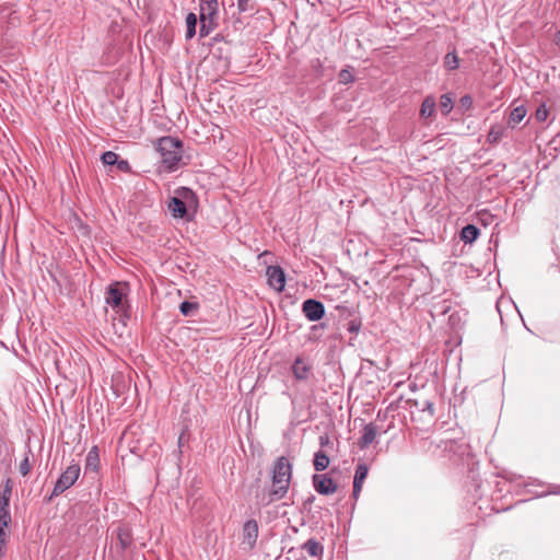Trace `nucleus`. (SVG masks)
Here are the masks:
<instances>
[{"instance_id":"nucleus-25","label":"nucleus","mask_w":560,"mask_h":560,"mask_svg":"<svg viewBox=\"0 0 560 560\" xmlns=\"http://www.w3.org/2000/svg\"><path fill=\"white\" fill-rule=\"evenodd\" d=\"M11 522V515L8 508L0 506V528L5 529Z\"/></svg>"},{"instance_id":"nucleus-6","label":"nucleus","mask_w":560,"mask_h":560,"mask_svg":"<svg viewBox=\"0 0 560 560\" xmlns=\"http://www.w3.org/2000/svg\"><path fill=\"white\" fill-rule=\"evenodd\" d=\"M302 312L308 320L316 322L323 318L325 314V307L322 302L314 299H308L303 302Z\"/></svg>"},{"instance_id":"nucleus-31","label":"nucleus","mask_w":560,"mask_h":560,"mask_svg":"<svg viewBox=\"0 0 560 560\" xmlns=\"http://www.w3.org/2000/svg\"><path fill=\"white\" fill-rule=\"evenodd\" d=\"M117 168L121 172L129 173L131 171L130 164L127 160H118L115 164Z\"/></svg>"},{"instance_id":"nucleus-38","label":"nucleus","mask_w":560,"mask_h":560,"mask_svg":"<svg viewBox=\"0 0 560 560\" xmlns=\"http://www.w3.org/2000/svg\"><path fill=\"white\" fill-rule=\"evenodd\" d=\"M555 43L560 46V31L556 34Z\"/></svg>"},{"instance_id":"nucleus-10","label":"nucleus","mask_w":560,"mask_h":560,"mask_svg":"<svg viewBox=\"0 0 560 560\" xmlns=\"http://www.w3.org/2000/svg\"><path fill=\"white\" fill-rule=\"evenodd\" d=\"M377 433L378 430L376 424H374L373 422L365 424L362 430V435L358 441L359 447L361 450H364L369 445H371L375 441Z\"/></svg>"},{"instance_id":"nucleus-24","label":"nucleus","mask_w":560,"mask_h":560,"mask_svg":"<svg viewBox=\"0 0 560 560\" xmlns=\"http://www.w3.org/2000/svg\"><path fill=\"white\" fill-rule=\"evenodd\" d=\"M368 466L365 464H359L355 469L353 481L363 483L368 476Z\"/></svg>"},{"instance_id":"nucleus-34","label":"nucleus","mask_w":560,"mask_h":560,"mask_svg":"<svg viewBox=\"0 0 560 560\" xmlns=\"http://www.w3.org/2000/svg\"><path fill=\"white\" fill-rule=\"evenodd\" d=\"M330 443L329 438L327 435H320L319 436V444L320 446H326Z\"/></svg>"},{"instance_id":"nucleus-14","label":"nucleus","mask_w":560,"mask_h":560,"mask_svg":"<svg viewBox=\"0 0 560 560\" xmlns=\"http://www.w3.org/2000/svg\"><path fill=\"white\" fill-rule=\"evenodd\" d=\"M302 548L312 557H322L324 552L323 545L313 538L306 540Z\"/></svg>"},{"instance_id":"nucleus-15","label":"nucleus","mask_w":560,"mask_h":560,"mask_svg":"<svg viewBox=\"0 0 560 560\" xmlns=\"http://www.w3.org/2000/svg\"><path fill=\"white\" fill-rule=\"evenodd\" d=\"M478 235H479V230L472 224H467L466 226H464L462 229V232H460V238L465 243H472L474 241L477 240Z\"/></svg>"},{"instance_id":"nucleus-32","label":"nucleus","mask_w":560,"mask_h":560,"mask_svg":"<svg viewBox=\"0 0 560 560\" xmlns=\"http://www.w3.org/2000/svg\"><path fill=\"white\" fill-rule=\"evenodd\" d=\"M362 486L363 483L361 482H357V481H353V491H352V495L353 498L357 500L360 495V492L362 490Z\"/></svg>"},{"instance_id":"nucleus-29","label":"nucleus","mask_w":560,"mask_h":560,"mask_svg":"<svg viewBox=\"0 0 560 560\" xmlns=\"http://www.w3.org/2000/svg\"><path fill=\"white\" fill-rule=\"evenodd\" d=\"M548 117V109L546 107L545 104H541L537 109H536V113H535V118L538 120V121H545Z\"/></svg>"},{"instance_id":"nucleus-9","label":"nucleus","mask_w":560,"mask_h":560,"mask_svg":"<svg viewBox=\"0 0 560 560\" xmlns=\"http://www.w3.org/2000/svg\"><path fill=\"white\" fill-rule=\"evenodd\" d=\"M258 537V524L255 520H249L245 522L243 526V544L246 545L248 549H253L256 545Z\"/></svg>"},{"instance_id":"nucleus-17","label":"nucleus","mask_w":560,"mask_h":560,"mask_svg":"<svg viewBox=\"0 0 560 560\" xmlns=\"http://www.w3.org/2000/svg\"><path fill=\"white\" fill-rule=\"evenodd\" d=\"M527 109L525 106H516L510 114L509 125L515 126L520 124L526 116Z\"/></svg>"},{"instance_id":"nucleus-33","label":"nucleus","mask_w":560,"mask_h":560,"mask_svg":"<svg viewBox=\"0 0 560 560\" xmlns=\"http://www.w3.org/2000/svg\"><path fill=\"white\" fill-rule=\"evenodd\" d=\"M5 539H7L5 529L0 528V555L2 553V547L5 544Z\"/></svg>"},{"instance_id":"nucleus-1","label":"nucleus","mask_w":560,"mask_h":560,"mask_svg":"<svg viewBox=\"0 0 560 560\" xmlns=\"http://www.w3.org/2000/svg\"><path fill=\"white\" fill-rule=\"evenodd\" d=\"M271 472L272 489L264 490L257 494L259 504L264 506L283 499L288 493L292 477V466L290 460L284 456L277 458Z\"/></svg>"},{"instance_id":"nucleus-18","label":"nucleus","mask_w":560,"mask_h":560,"mask_svg":"<svg viewBox=\"0 0 560 560\" xmlns=\"http://www.w3.org/2000/svg\"><path fill=\"white\" fill-rule=\"evenodd\" d=\"M435 110V100L432 96H428L421 105L420 115L423 118L431 117Z\"/></svg>"},{"instance_id":"nucleus-30","label":"nucleus","mask_w":560,"mask_h":560,"mask_svg":"<svg viewBox=\"0 0 560 560\" xmlns=\"http://www.w3.org/2000/svg\"><path fill=\"white\" fill-rule=\"evenodd\" d=\"M31 469H32V465L30 463L28 455H26L20 464V472L22 476H26V475H28Z\"/></svg>"},{"instance_id":"nucleus-2","label":"nucleus","mask_w":560,"mask_h":560,"mask_svg":"<svg viewBox=\"0 0 560 560\" xmlns=\"http://www.w3.org/2000/svg\"><path fill=\"white\" fill-rule=\"evenodd\" d=\"M156 150L160 152L162 162L168 170H174L183 158V143L173 137L159 139Z\"/></svg>"},{"instance_id":"nucleus-23","label":"nucleus","mask_w":560,"mask_h":560,"mask_svg":"<svg viewBox=\"0 0 560 560\" xmlns=\"http://www.w3.org/2000/svg\"><path fill=\"white\" fill-rule=\"evenodd\" d=\"M440 107L443 115H447L453 108V101L447 94H443L440 98Z\"/></svg>"},{"instance_id":"nucleus-3","label":"nucleus","mask_w":560,"mask_h":560,"mask_svg":"<svg viewBox=\"0 0 560 560\" xmlns=\"http://www.w3.org/2000/svg\"><path fill=\"white\" fill-rule=\"evenodd\" d=\"M218 1L217 0H200L199 4V20L200 37L208 36L218 26Z\"/></svg>"},{"instance_id":"nucleus-19","label":"nucleus","mask_w":560,"mask_h":560,"mask_svg":"<svg viewBox=\"0 0 560 560\" xmlns=\"http://www.w3.org/2000/svg\"><path fill=\"white\" fill-rule=\"evenodd\" d=\"M198 19L195 13H188L186 16V39H191L196 34Z\"/></svg>"},{"instance_id":"nucleus-13","label":"nucleus","mask_w":560,"mask_h":560,"mask_svg":"<svg viewBox=\"0 0 560 560\" xmlns=\"http://www.w3.org/2000/svg\"><path fill=\"white\" fill-rule=\"evenodd\" d=\"M100 467V455L97 446H93L85 458V472H97Z\"/></svg>"},{"instance_id":"nucleus-11","label":"nucleus","mask_w":560,"mask_h":560,"mask_svg":"<svg viewBox=\"0 0 560 560\" xmlns=\"http://www.w3.org/2000/svg\"><path fill=\"white\" fill-rule=\"evenodd\" d=\"M118 283L110 284L105 293V301L108 305H112L114 307H118L122 302V292L118 288Z\"/></svg>"},{"instance_id":"nucleus-37","label":"nucleus","mask_w":560,"mask_h":560,"mask_svg":"<svg viewBox=\"0 0 560 560\" xmlns=\"http://www.w3.org/2000/svg\"><path fill=\"white\" fill-rule=\"evenodd\" d=\"M222 4L225 7V5H230V7H233L234 5V2L233 0H222Z\"/></svg>"},{"instance_id":"nucleus-12","label":"nucleus","mask_w":560,"mask_h":560,"mask_svg":"<svg viewBox=\"0 0 560 560\" xmlns=\"http://www.w3.org/2000/svg\"><path fill=\"white\" fill-rule=\"evenodd\" d=\"M311 365L307 364L303 359L296 358L293 365L292 372L296 380L304 381L308 377Z\"/></svg>"},{"instance_id":"nucleus-16","label":"nucleus","mask_w":560,"mask_h":560,"mask_svg":"<svg viewBox=\"0 0 560 560\" xmlns=\"http://www.w3.org/2000/svg\"><path fill=\"white\" fill-rule=\"evenodd\" d=\"M329 457L322 451H318L314 455V468L316 471H323L329 466Z\"/></svg>"},{"instance_id":"nucleus-20","label":"nucleus","mask_w":560,"mask_h":560,"mask_svg":"<svg viewBox=\"0 0 560 560\" xmlns=\"http://www.w3.org/2000/svg\"><path fill=\"white\" fill-rule=\"evenodd\" d=\"M443 65L447 70H455L459 66V59L455 51L447 52L444 57Z\"/></svg>"},{"instance_id":"nucleus-22","label":"nucleus","mask_w":560,"mask_h":560,"mask_svg":"<svg viewBox=\"0 0 560 560\" xmlns=\"http://www.w3.org/2000/svg\"><path fill=\"white\" fill-rule=\"evenodd\" d=\"M198 308V305L194 302L184 301L179 305V311L184 316L192 315Z\"/></svg>"},{"instance_id":"nucleus-5","label":"nucleus","mask_w":560,"mask_h":560,"mask_svg":"<svg viewBox=\"0 0 560 560\" xmlns=\"http://www.w3.org/2000/svg\"><path fill=\"white\" fill-rule=\"evenodd\" d=\"M192 191L187 188H183L180 192V197H172L168 201V210L172 215L177 219H183L187 213L186 203L183 198L192 197Z\"/></svg>"},{"instance_id":"nucleus-26","label":"nucleus","mask_w":560,"mask_h":560,"mask_svg":"<svg viewBox=\"0 0 560 560\" xmlns=\"http://www.w3.org/2000/svg\"><path fill=\"white\" fill-rule=\"evenodd\" d=\"M118 155L113 151H106L102 154V162L105 165H115L117 162Z\"/></svg>"},{"instance_id":"nucleus-8","label":"nucleus","mask_w":560,"mask_h":560,"mask_svg":"<svg viewBox=\"0 0 560 560\" xmlns=\"http://www.w3.org/2000/svg\"><path fill=\"white\" fill-rule=\"evenodd\" d=\"M313 485L319 494L328 495L337 490V485L327 474L314 475Z\"/></svg>"},{"instance_id":"nucleus-4","label":"nucleus","mask_w":560,"mask_h":560,"mask_svg":"<svg viewBox=\"0 0 560 560\" xmlns=\"http://www.w3.org/2000/svg\"><path fill=\"white\" fill-rule=\"evenodd\" d=\"M81 472V467L78 463H73L67 467V469L60 475L55 483L54 490L48 498L50 501L54 497H57L69 489L78 480Z\"/></svg>"},{"instance_id":"nucleus-28","label":"nucleus","mask_w":560,"mask_h":560,"mask_svg":"<svg viewBox=\"0 0 560 560\" xmlns=\"http://www.w3.org/2000/svg\"><path fill=\"white\" fill-rule=\"evenodd\" d=\"M339 83L348 84L353 81V75L348 69H342L338 74Z\"/></svg>"},{"instance_id":"nucleus-35","label":"nucleus","mask_w":560,"mask_h":560,"mask_svg":"<svg viewBox=\"0 0 560 560\" xmlns=\"http://www.w3.org/2000/svg\"><path fill=\"white\" fill-rule=\"evenodd\" d=\"M460 101L463 105L471 104V97L468 95L463 96Z\"/></svg>"},{"instance_id":"nucleus-27","label":"nucleus","mask_w":560,"mask_h":560,"mask_svg":"<svg viewBox=\"0 0 560 560\" xmlns=\"http://www.w3.org/2000/svg\"><path fill=\"white\" fill-rule=\"evenodd\" d=\"M237 11L238 13L253 12L254 4L250 0H238L237 1Z\"/></svg>"},{"instance_id":"nucleus-7","label":"nucleus","mask_w":560,"mask_h":560,"mask_svg":"<svg viewBox=\"0 0 560 560\" xmlns=\"http://www.w3.org/2000/svg\"><path fill=\"white\" fill-rule=\"evenodd\" d=\"M266 275L268 277V284L277 292H282L285 287V275L281 267L269 266Z\"/></svg>"},{"instance_id":"nucleus-36","label":"nucleus","mask_w":560,"mask_h":560,"mask_svg":"<svg viewBox=\"0 0 560 560\" xmlns=\"http://www.w3.org/2000/svg\"><path fill=\"white\" fill-rule=\"evenodd\" d=\"M425 405H427V409L430 411V413L433 415V412H434L433 404L430 401H427Z\"/></svg>"},{"instance_id":"nucleus-21","label":"nucleus","mask_w":560,"mask_h":560,"mask_svg":"<svg viewBox=\"0 0 560 560\" xmlns=\"http://www.w3.org/2000/svg\"><path fill=\"white\" fill-rule=\"evenodd\" d=\"M11 493H12V485H11V480L8 479L4 485V488L2 490V493L0 495V506L9 508Z\"/></svg>"}]
</instances>
